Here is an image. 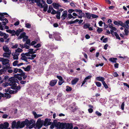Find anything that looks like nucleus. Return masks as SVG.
Listing matches in <instances>:
<instances>
[{
	"mask_svg": "<svg viewBox=\"0 0 129 129\" xmlns=\"http://www.w3.org/2000/svg\"><path fill=\"white\" fill-rule=\"evenodd\" d=\"M50 120H51L50 119H46L45 121H44L43 125L45 126H46L51 124L52 123V122L50 121Z\"/></svg>",
	"mask_w": 129,
	"mask_h": 129,
	"instance_id": "7",
	"label": "nucleus"
},
{
	"mask_svg": "<svg viewBox=\"0 0 129 129\" xmlns=\"http://www.w3.org/2000/svg\"><path fill=\"white\" fill-rule=\"evenodd\" d=\"M66 124V123H63L57 122L56 127L59 129H63L65 128Z\"/></svg>",
	"mask_w": 129,
	"mask_h": 129,
	"instance_id": "5",
	"label": "nucleus"
},
{
	"mask_svg": "<svg viewBox=\"0 0 129 129\" xmlns=\"http://www.w3.org/2000/svg\"><path fill=\"white\" fill-rule=\"evenodd\" d=\"M21 77L18 74L14 75V77H12L9 78L8 79V81H10V85H12L13 84H15V85H17L16 83H17L18 84L19 81L18 79L19 80L21 81L22 80Z\"/></svg>",
	"mask_w": 129,
	"mask_h": 129,
	"instance_id": "1",
	"label": "nucleus"
},
{
	"mask_svg": "<svg viewBox=\"0 0 129 129\" xmlns=\"http://www.w3.org/2000/svg\"><path fill=\"white\" fill-rule=\"evenodd\" d=\"M66 128L65 129H72L73 126L72 124L68 123L66 125Z\"/></svg>",
	"mask_w": 129,
	"mask_h": 129,
	"instance_id": "17",
	"label": "nucleus"
},
{
	"mask_svg": "<svg viewBox=\"0 0 129 129\" xmlns=\"http://www.w3.org/2000/svg\"><path fill=\"white\" fill-rule=\"evenodd\" d=\"M117 60V58H110L109 59V60L110 61L113 63L116 62V60Z\"/></svg>",
	"mask_w": 129,
	"mask_h": 129,
	"instance_id": "30",
	"label": "nucleus"
},
{
	"mask_svg": "<svg viewBox=\"0 0 129 129\" xmlns=\"http://www.w3.org/2000/svg\"><path fill=\"white\" fill-rule=\"evenodd\" d=\"M67 89H66V90L67 91H71L72 90V88L70 87H69L68 86H66Z\"/></svg>",
	"mask_w": 129,
	"mask_h": 129,
	"instance_id": "37",
	"label": "nucleus"
},
{
	"mask_svg": "<svg viewBox=\"0 0 129 129\" xmlns=\"http://www.w3.org/2000/svg\"><path fill=\"white\" fill-rule=\"evenodd\" d=\"M3 50L5 52L11 51L10 50H9V47L6 46H3Z\"/></svg>",
	"mask_w": 129,
	"mask_h": 129,
	"instance_id": "18",
	"label": "nucleus"
},
{
	"mask_svg": "<svg viewBox=\"0 0 129 129\" xmlns=\"http://www.w3.org/2000/svg\"><path fill=\"white\" fill-rule=\"evenodd\" d=\"M40 3L41 4L42 6V7L41 6H38L41 8H43V11L45 12H46L47 11L48 9V5L47 4H46L45 5H44L43 6L42 4L40 2Z\"/></svg>",
	"mask_w": 129,
	"mask_h": 129,
	"instance_id": "13",
	"label": "nucleus"
},
{
	"mask_svg": "<svg viewBox=\"0 0 129 129\" xmlns=\"http://www.w3.org/2000/svg\"><path fill=\"white\" fill-rule=\"evenodd\" d=\"M95 84L96 86L98 87H100L102 85L101 83L99 82H95Z\"/></svg>",
	"mask_w": 129,
	"mask_h": 129,
	"instance_id": "38",
	"label": "nucleus"
},
{
	"mask_svg": "<svg viewBox=\"0 0 129 129\" xmlns=\"http://www.w3.org/2000/svg\"><path fill=\"white\" fill-rule=\"evenodd\" d=\"M36 56V54H33L31 56V57H28L27 58L28 59L32 60L34 59Z\"/></svg>",
	"mask_w": 129,
	"mask_h": 129,
	"instance_id": "33",
	"label": "nucleus"
},
{
	"mask_svg": "<svg viewBox=\"0 0 129 129\" xmlns=\"http://www.w3.org/2000/svg\"><path fill=\"white\" fill-rule=\"evenodd\" d=\"M85 13L86 15L87 18L88 19H90L91 17L90 14L89 13Z\"/></svg>",
	"mask_w": 129,
	"mask_h": 129,
	"instance_id": "46",
	"label": "nucleus"
},
{
	"mask_svg": "<svg viewBox=\"0 0 129 129\" xmlns=\"http://www.w3.org/2000/svg\"><path fill=\"white\" fill-rule=\"evenodd\" d=\"M41 45L40 43H38L36 45L34 46V47L36 48H38L41 46Z\"/></svg>",
	"mask_w": 129,
	"mask_h": 129,
	"instance_id": "55",
	"label": "nucleus"
},
{
	"mask_svg": "<svg viewBox=\"0 0 129 129\" xmlns=\"http://www.w3.org/2000/svg\"><path fill=\"white\" fill-rule=\"evenodd\" d=\"M18 63V61L17 60L15 61L13 63V65L14 66H17Z\"/></svg>",
	"mask_w": 129,
	"mask_h": 129,
	"instance_id": "41",
	"label": "nucleus"
},
{
	"mask_svg": "<svg viewBox=\"0 0 129 129\" xmlns=\"http://www.w3.org/2000/svg\"><path fill=\"white\" fill-rule=\"evenodd\" d=\"M8 81L9 82V81ZM10 82L9 83H7V82H6V83H3L2 84V85L3 87H6L8 86L9 85L10 86H12L13 85H10Z\"/></svg>",
	"mask_w": 129,
	"mask_h": 129,
	"instance_id": "27",
	"label": "nucleus"
},
{
	"mask_svg": "<svg viewBox=\"0 0 129 129\" xmlns=\"http://www.w3.org/2000/svg\"><path fill=\"white\" fill-rule=\"evenodd\" d=\"M57 122V121L56 120H54V121L52 122V124L50 126V128H54L55 126V127H56Z\"/></svg>",
	"mask_w": 129,
	"mask_h": 129,
	"instance_id": "16",
	"label": "nucleus"
},
{
	"mask_svg": "<svg viewBox=\"0 0 129 129\" xmlns=\"http://www.w3.org/2000/svg\"><path fill=\"white\" fill-rule=\"evenodd\" d=\"M68 18L69 19H71L72 18H75V17H73L71 14H68Z\"/></svg>",
	"mask_w": 129,
	"mask_h": 129,
	"instance_id": "56",
	"label": "nucleus"
},
{
	"mask_svg": "<svg viewBox=\"0 0 129 129\" xmlns=\"http://www.w3.org/2000/svg\"><path fill=\"white\" fill-rule=\"evenodd\" d=\"M124 102H123L122 104L121 105V108L122 110H123L124 109Z\"/></svg>",
	"mask_w": 129,
	"mask_h": 129,
	"instance_id": "57",
	"label": "nucleus"
},
{
	"mask_svg": "<svg viewBox=\"0 0 129 129\" xmlns=\"http://www.w3.org/2000/svg\"><path fill=\"white\" fill-rule=\"evenodd\" d=\"M25 26L27 28H29L31 27V25L29 23H27L26 24Z\"/></svg>",
	"mask_w": 129,
	"mask_h": 129,
	"instance_id": "61",
	"label": "nucleus"
},
{
	"mask_svg": "<svg viewBox=\"0 0 129 129\" xmlns=\"http://www.w3.org/2000/svg\"><path fill=\"white\" fill-rule=\"evenodd\" d=\"M102 84L104 87H105V88L106 89L108 88V86L106 84L105 82V81H104L102 82Z\"/></svg>",
	"mask_w": 129,
	"mask_h": 129,
	"instance_id": "36",
	"label": "nucleus"
},
{
	"mask_svg": "<svg viewBox=\"0 0 129 129\" xmlns=\"http://www.w3.org/2000/svg\"><path fill=\"white\" fill-rule=\"evenodd\" d=\"M90 26V25L89 24H86L84 25V28H89Z\"/></svg>",
	"mask_w": 129,
	"mask_h": 129,
	"instance_id": "40",
	"label": "nucleus"
},
{
	"mask_svg": "<svg viewBox=\"0 0 129 129\" xmlns=\"http://www.w3.org/2000/svg\"><path fill=\"white\" fill-rule=\"evenodd\" d=\"M124 32L125 33V34L127 36L128 35V28L127 29H125L124 30Z\"/></svg>",
	"mask_w": 129,
	"mask_h": 129,
	"instance_id": "53",
	"label": "nucleus"
},
{
	"mask_svg": "<svg viewBox=\"0 0 129 129\" xmlns=\"http://www.w3.org/2000/svg\"><path fill=\"white\" fill-rule=\"evenodd\" d=\"M119 26L120 25L123 27H125V23H123L121 21H119Z\"/></svg>",
	"mask_w": 129,
	"mask_h": 129,
	"instance_id": "34",
	"label": "nucleus"
},
{
	"mask_svg": "<svg viewBox=\"0 0 129 129\" xmlns=\"http://www.w3.org/2000/svg\"><path fill=\"white\" fill-rule=\"evenodd\" d=\"M25 43L30 46V40L27 39Z\"/></svg>",
	"mask_w": 129,
	"mask_h": 129,
	"instance_id": "51",
	"label": "nucleus"
},
{
	"mask_svg": "<svg viewBox=\"0 0 129 129\" xmlns=\"http://www.w3.org/2000/svg\"><path fill=\"white\" fill-rule=\"evenodd\" d=\"M4 39L6 40L7 39V38H8L9 37V35L8 34H7L6 33H4Z\"/></svg>",
	"mask_w": 129,
	"mask_h": 129,
	"instance_id": "49",
	"label": "nucleus"
},
{
	"mask_svg": "<svg viewBox=\"0 0 129 129\" xmlns=\"http://www.w3.org/2000/svg\"><path fill=\"white\" fill-rule=\"evenodd\" d=\"M5 71V69H3L0 70V75L2 74Z\"/></svg>",
	"mask_w": 129,
	"mask_h": 129,
	"instance_id": "59",
	"label": "nucleus"
},
{
	"mask_svg": "<svg viewBox=\"0 0 129 129\" xmlns=\"http://www.w3.org/2000/svg\"><path fill=\"white\" fill-rule=\"evenodd\" d=\"M114 25L112 23H109L108 24L109 27L110 29L112 28Z\"/></svg>",
	"mask_w": 129,
	"mask_h": 129,
	"instance_id": "62",
	"label": "nucleus"
},
{
	"mask_svg": "<svg viewBox=\"0 0 129 129\" xmlns=\"http://www.w3.org/2000/svg\"><path fill=\"white\" fill-rule=\"evenodd\" d=\"M44 121L41 120L40 118H39L37 121L36 126L38 129L40 128L43 125Z\"/></svg>",
	"mask_w": 129,
	"mask_h": 129,
	"instance_id": "3",
	"label": "nucleus"
},
{
	"mask_svg": "<svg viewBox=\"0 0 129 129\" xmlns=\"http://www.w3.org/2000/svg\"><path fill=\"white\" fill-rule=\"evenodd\" d=\"M11 97V96L9 93H5L4 94V97H6L7 98H10Z\"/></svg>",
	"mask_w": 129,
	"mask_h": 129,
	"instance_id": "31",
	"label": "nucleus"
},
{
	"mask_svg": "<svg viewBox=\"0 0 129 129\" xmlns=\"http://www.w3.org/2000/svg\"><path fill=\"white\" fill-rule=\"evenodd\" d=\"M21 59L22 60H24L25 59L27 58L24 55V53H22L21 54Z\"/></svg>",
	"mask_w": 129,
	"mask_h": 129,
	"instance_id": "29",
	"label": "nucleus"
},
{
	"mask_svg": "<svg viewBox=\"0 0 129 129\" xmlns=\"http://www.w3.org/2000/svg\"><path fill=\"white\" fill-rule=\"evenodd\" d=\"M53 8L55 9H58V4H57L55 3H53L52 4Z\"/></svg>",
	"mask_w": 129,
	"mask_h": 129,
	"instance_id": "26",
	"label": "nucleus"
},
{
	"mask_svg": "<svg viewBox=\"0 0 129 129\" xmlns=\"http://www.w3.org/2000/svg\"><path fill=\"white\" fill-rule=\"evenodd\" d=\"M63 14L61 16V18L62 20L65 19L67 16V11H64L63 12Z\"/></svg>",
	"mask_w": 129,
	"mask_h": 129,
	"instance_id": "12",
	"label": "nucleus"
},
{
	"mask_svg": "<svg viewBox=\"0 0 129 129\" xmlns=\"http://www.w3.org/2000/svg\"><path fill=\"white\" fill-rule=\"evenodd\" d=\"M95 114L99 116H101L102 115V114L98 111L95 112Z\"/></svg>",
	"mask_w": 129,
	"mask_h": 129,
	"instance_id": "63",
	"label": "nucleus"
},
{
	"mask_svg": "<svg viewBox=\"0 0 129 129\" xmlns=\"http://www.w3.org/2000/svg\"><path fill=\"white\" fill-rule=\"evenodd\" d=\"M22 71V70L21 69L14 68L13 72L15 73H16L18 72H21Z\"/></svg>",
	"mask_w": 129,
	"mask_h": 129,
	"instance_id": "23",
	"label": "nucleus"
},
{
	"mask_svg": "<svg viewBox=\"0 0 129 129\" xmlns=\"http://www.w3.org/2000/svg\"><path fill=\"white\" fill-rule=\"evenodd\" d=\"M53 9L51 5H50L49 6L48 10L47 11V12L49 13H50L51 12V11L52 10V11Z\"/></svg>",
	"mask_w": 129,
	"mask_h": 129,
	"instance_id": "32",
	"label": "nucleus"
},
{
	"mask_svg": "<svg viewBox=\"0 0 129 129\" xmlns=\"http://www.w3.org/2000/svg\"><path fill=\"white\" fill-rule=\"evenodd\" d=\"M20 74H19V75L21 76V77H22L23 76H24L25 75V73L22 70V71L21 72H19Z\"/></svg>",
	"mask_w": 129,
	"mask_h": 129,
	"instance_id": "39",
	"label": "nucleus"
},
{
	"mask_svg": "<svg viewBox=\"0 0 129 129\" xmlns=\"http://www.w3.org/2000/svg\"><path fill=\"white\" fill-rule=\"evenodd\" d=\"M17 123L15 121H13L12 123L11 127L12 128H14L15 127L16 128Z\"/></svg>",
	"mask_w": 129,
	"mask_h": 129,
	"instance_id": "24",
	"label": "nucleus"
},
{
	"mask_svg": "<svg viewBox=\"0 0 129 129\" xmlns=\"http://www.w3.org/2000/svg\"><path fill=\"white\" fill-rule=\"evenodd\" d=\"M57 81V80H52L51 81L50 83V85L52 86H54L56 84Z\"/></svg>",
	"mask_w": 129,
	"mask_h": 129,
	"instance_id": "14",
	"label": "nucleus"
},
{
	"mask_svg": "<svg viewBox=\"0 0 129 129\" xmlns=\"http://www.w3.org/2000/svg\"><path fill=\"white\" fill-rule=\"evenodd\" d=\"M23 122H24V123L25 125L27 126L29 125V120L27 119H25V120L24 121H23Z\"/></svg>",
	"mask_w": 129,
	"mask_h": 129,
	"instance_id": "35",
	"label": "nucleus"
},
{
	"mask_svg": "<svg viewBox=\"0 0 129 129\" xmlns=\"http://www.w3.org/2000/svg\"><path fill=\"white\" fill-rule=\"evenodd\" d=\"M91 16L92 18H97L98 17V15L94 14H91Z\"/></svg>",
	"mask_w": 129,
	"mask_h": 129,
	"instance_id": "58",
	"label": "nucleus"
},
{
	"mask_svg": "<svg viewBox=\"0 0 129 129\" xmlns=\"http://www.w3.org/2000/svg\"><path fill=\"white\" fill-rule=\"evenodd\" d=\"M11 54V52H6L3 53V55L4 57H6L8 58H9L10 55Z\"/></svg>",
	"mask_w": 129,
	"mask_h": 129,
	"instance_id": "11",
	"label": "nucleus"
},
{
	"mask_svg": "<svg viewBox=\"0 0 129 129\" xmlns=\"http://www.w3.org/2000/svg\"><path fill=\"white\" fill-rule=\"evenodd\" d=\"M13 85L11 86V88L13 89L16 90H13V94L17 93L18 90H19L21 88V87L20 85L17 86V85H15V84H13Z\"/></svg>",
	"mask_w": 129,
	"mask_h": 129,
	"instance_id": "2",
	"label": "nucleus"
},
{
	"mask_svg": "<svg viewBox=\"0 0 129 129\" xmlns=\"http://www.w3.org/2000/svg\"><path fill=\"white\" fill-rule=\"evenodd\" d=\"M22 51L23 50L21 49L18 48L15 50V52L17 53H19L22 52Z\"/></svg>",
	"mask_w": 129,
	"mask_h": 129,
	"instance_id": "28",
	"label": "nucleus"
},
{
	"mask_svg": "<svg viewBox=\"0 0 129 129\" xmlns=\"http://www.w3.org/2000/svg\"><path fill=\"white\" fill-rule=\"evenodd\" d=\"M4 60V61L2 63L3 64L5 65L6 66L5 68L6 69L11 68L10 67V64L9 63L10 62L9 60L7 59H5Z\"/></svg>",
	"mask_w": 129,
	"mask_h": 129,
	"instance_id": "4",
	"label": "nucleus"
},
{
	"mask_svg": "<svg viewBox=\"0 0 129 129\" xmlns=\"http://www.w3.org/2000/svg\"><path fill=\"white\" fill-rule=\"evenodd\" d=\"M32 113L34 115V117L35 118H39V117H41L43 115L42 114H37L36 113V112L33 111L32 112Z\"/></svg>",
	"mask_w": 129,
	"mask_h": 129,
	"instance_id": "15",
	"label": "nucleus"
},
{
	"mask_svg": "<svg viewBox=\"0 0 129 129\" xmlns=\"http://www.w3.org/2000/svg\"><path fill=\"white\" fill-rule=\"evenodd\" d=\"M24 122L23 121L20 123V121H17V125L16 126V128H18L19 127L21 128L25 126V125L24 123Z\"/></svg>",
	"mask_w": 129,
	"mask_h": 129,
	"instance_id": "8",
	"label": "nucleus"
},
{
	"mask_svg": "<svg viewBox=\"0 0 129 129\" xmlns=\"http://www.w3.org/2000/svg\"><path fill=\"white\" fill-rule=\"evenodd\" d=\"M79 79L77 78L74 79L71 81L72 84L73 85L75 84L78 81Z\"/></svg>",
	"mask_w": 129,
	"mask_h": 129,
	"instance_id": "21",
	"label": "nucleus"
},
{
	"mask_svg": "<svg viewBox=\"0 0 129 129\" xmlns=\"http://www.w3.org/2000/svg\"><path fill=\"white\" fill-rule=\"evenodd\" d=\"M23 42H24L26 41L28 38V36H26L24 37H23Z\"/></svg>",
	"mask_w": 129,
	"mask_h": 129,
	"instance_id": "45",
	"label": "nucleus"
},
{
	"mask_svg": "<svg viewBox=\"0 0 129 129\" xmlns=\"http://www.w3.org/2000/svg\"><path fill=\"white\" fill-rule=\"evenodd\" d=\"M27 44L26 43L24 44L23 45L24 48H25L26 49H28L29 48V45H27Z\"/></svg>",
	"mask_w": 129,
	"mask_h": 129,
	"instance_id": "42",
	"label": "nucleus"
},
{
	"mask_svg": "<svg viewBox=\"0 0 129 129\" xmlns=\"http://www.w3.org/2000/svg\"><path fill=\"white\" fill-rule=\"evenodd\" d=\"M8 14L6 13H0V16H2L3 18L5 17L4 16V15H8Z\"/></svg>",
	"mask_w": 129,
	"mask_h": 129,
	"instance_id": "43",
	"label": "nucleus"
},
{
	"mask_svg": "<svg viewBox=\"0 0 129 129\" xmlns=\"http://www.w3.org/2000/svg\"><path fill=\"white\" fill-rule=\"evenodd\" d=\"M23 68L24 70L26 72H28L29 71L31 68V66L30 65H28L26 68H25L24 67H23Z\"/></svg>",
	"mask_w": 129,
	"mask_h": 129,
	"instance_id": "22",
	"label": "nucleus"
},
{
	"mask_svg": "<svg viewBox=\"0 0 129 129\" xmlns=\"http://www.w3.org/2000/svg\"><path fill=\"white\" fill-rule=\"evenodd\" d=\"M103 30L101 28L99 27H98V29L97 30V31L98 32V33L99 34Z\"/></svg>",
	"mask_w": 129,
	"mask_h": 129,
	"instance_id": "44",
	"label": "nucleus"
},
{
	"mask_svg": "<svg viewBox=\"0 0 129 129\" xmlns=\"http://www.w3.org/2000/svg\"><path fill=\"white\" fill-rule=\"evenodd\" d=\"M96 79L99 81H101L102 82L105 80V78L103 77H97L96 78Z\"/></svg>",
	"mask_w": 129,
	"mask_h": 129,
	"instance_id": "20",
	"label": "nucleus"
},
{
	"mask_svg": "<svg viewBox=\"0 0 129 129\" xmlns=\"http://www.w3.org/2000/svg\"><path fill=\"white\" fill-rule=\"evenodd\" d=\"M34 49H30L28 50V52L30 54H33V51Z\"/></svg>",
	"mask_w": 129,
	"mask_h": 129,
	"instance_id": "54",
	"label": "nucleus"
},
{
	"mask_svg": "<svg viewBox=\"0 0 129 129\" xmlns=\"http://www.w3.org/2000/svg\"><path fill=\"white\" fill-rule=\"evenodd\" d=\"M11 34H12V36H15L16 35V31L14 30H12Z\"/></svg>",
	"mask_w": 129,
	"mask_h": 129,
	"instance_id": "48",
	"label": "nucleus"
},
{
	"mask_svg": "<svg viewBox=\"0 0 129 129\" xmlns=\"http://www.w3.org/2000/svg\"><path fill=\"white\" fill-rule=\"evenodd\" d=\"M47 2L48 4H50L52 3V0H47Z\"/></svg>",
	"mask_w": 129,
	"mask_h": 129,
	"instance_id": "64",
	"label": "nucleus"
},
{
	"mask_svg": "<svg viewBox=\"0 0 129 129\" xmlns=\"http://www.w3.org/2000/svg\"><path fill=\"white\" fill-rule=\"evenodd\" d=\"M28 1H31V2L33 3H37V5L38 6H41L42 7V6L40 3V2H41V0H27Z\"/></svg>",
	"mask_w": 129,
	"mask_h": 129,
	"instance_id": "9",
	"label": "nucleus"
},
{
	"mask_svg": "<svg viewBox=\"0 0 129 129\" xmlns=\"http://www.w3.org/2000/svg\"><path fill=\"white\" fill-rule=\"evenodd\" d=\"M57 11H56L54 10V9L53 10L52 12L51 13V14L53 15L55 14H57Z\"/></svg>",
	"mask_w": 129,
	"mask_h": 129,
	"instance_id": "52",
	"label": "nucleus"
},
{
	"mask_svg": "<svg viewBox=\"0 0 129 129\" xmlns=\"http://www.w3.org/2000/svg\"><path fill=\"white\" fill-rule=\"evenodd\" d=\"M56 14H57L56 15V17L57 19H60V12L59 11H58L57 13Z\"/></svg>",
	"mask_w": 129,
	"mask_h": 129,
	"instance_id": "25",
	"label": "nucleus"
},
{
	"mask_svg": "<svg viewBox=\"0 0 129 129\" xmlns=\"http://www.w3.org/2000/svg\"><path fill=\"white\" fill-rule=\"evenodd\" d=\"M20 54L15 52H13L12 53V55L13 56L14 59L17 60L18 59V56Z\"/></svg>",
	"mask_w": 129,
	"mask_h": 129,
	"instance_id": "10",
	"label": "nucleus"
},
{
	"mask_svg": "<svg viewBox=\"0 0 129 129\" xmlns=\"http://www.w3.org/2000/svg\"><path fill=\"white\" fill-rule=\"evenodd\" d=\"M9 123L7 122L1 123L0 125V129L6 128L9 126Z\"/></svg>",
	"mask_w": 129,
	"mask_h": 129,
	"instance_id": "6",
	"label": "nucleus"
},
{
	"mask_svg": "<svg viewBox=\"0 0 129 129\" xmlns=\"http://www.w3.org/2000/svg\"><path fill=\"white\" fill-rule=\"evenodd\" d=\"M23 29H17L16 31V35L17 36H18L20 34V33L22 32L23 31Z\"/></svg>",
	"mask_w": 129,
	"mask_h": 129,
	"instance_id": "19",
	"label": "nucleus"
},
{
	"mask_svg": "<svg viewBox=\"0 0 129 129\" xmlns=\"http://www.w3.org/2000/svg\"><path fill=\"white\" fill-rule=\"evenodd\" d=\"M18 45L17 44H16L14 45H13V46L12 47V48L13 49L14 48H18Z\"/></svg>",
	"mask_w": 129,
	"mask_h": 129,
	"instance_id": "47",
	"label": "nucleus"
},
{
	"mask_svg": "<svg viewBox=\"0 0 129 129\" xmlns=\"http://www.w3.org/2000/svg\"><path fill=\"white\" fill-rule=\"evenodd\" d=\"M37 43V42L35 41H32L30 43V45L33 46Z\"/></svg>",
	"mask_w": 129,
	"mask_h": 129,
	"instance_id": "60",
	"label": "nucleus"
},
{
	"mask_svg": "<svg viewBox=\"0 0 129 129\" xmlns=\"http://www.w3.org/2000/svg\"><path fill=\"white\" fill-rule=\"evenodd\" d=\"M115 36H116V38L117 39H118L119 40L120 39V37L119 36V35L117 34V33H115Z\"/></svg>",
	"mask_w": 129,
	"mask_h": 129,
	"instance_id": "50",
	"label": "nucleus"
}]
</instances>
